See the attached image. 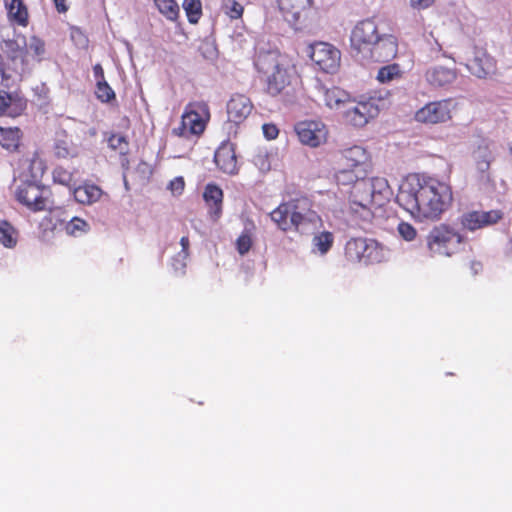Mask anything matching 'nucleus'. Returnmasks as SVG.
<instances>
[{
	"mask_svg": "<svg viewBox=\"0 0 512 512\" xmlns=\"http://www.w3.org/2000/svg\"><path fill=\"white\" fill-rule=\"evenodd\" d=\"M396 201L418 221H437L451 208L454 193L448 179L415 173L401 184Z\"/></svg>",
	"mask_w": 512,
	"mask_h": 512,
	"instance_id": "1",
	"label": "nucleus"
},
{
	"mask_svg": "<svg viewBox=\"0 0 512 512\" xmlns=\"http://www.w3.org/2000/svg\"><path fill=\"white\" fill-rule=\"evenodd\" d=\"M255 66L263 82L264 92L271 97H280L286 103L293 102L300 89V78L295 67L277 51L258 54Z\"/></svg>",
	"mask_w": 512,
	"mask_h": 512,
	"instance_id": "2",
	"label": "nucleus"
},
{
	"mask_svg": "<svg viewBox=\"0 0 512 512\" xmlns=\"http://www.w3.org/2000/svg\"><path fill=\"white\" fill-rule=\"evenodd\" d=\"M45 52L44 42L32 37L29 44L22 40L5 39L0 42V86L12 88L22 80L31 66L41 60Z\"/></svg>",
	"mask_w": 512,
	"mask_h": 512,
	"instance_id": "3",
	"label": "nucleus"
},
{
	"mask_svg": "<svg viewBox=\"0 0 512 512\" xmlns=\"http://www.w3.org/2000/svg\"><path fill=\"white\" fill-rule=\"evenodd\" d=\"M269 216L282 232L300 236L313 234L322 224L321 217L313 209L312 201L304 196L281 202Z\"/></svg>",
	"mask_w": 512,
	"mask_h": 512,
	"instance_id": "4",
	"label": "nucleus"
},
{
	"mask_svg": "<svg viewBox=\"0 0 512 512\" xmlns=\"http://www.w3.org/2000/svg\"><path fill=\"white\" fill-rule=\"evenodd\" d=\"M391 196L392 189L387 179L366 176L349 190V209L361 220L371 222L374 211L385 206Z\"/></svg>",
	"mask_w": 512,
	"mask_h": 512,
	"instance_id": "5",
	"label": "nucleus"
},
{
	"mask_svg": "<svg viewBox=\"0 0 512 512\" xmlns=\"http://www.w3.org/2000/svg\"><path fill=\"white\" fill-rule=\"evenodd\" d=\"M209 105L205 101H191L186 104L178 127L172 129V135L184 138L201 137L210 121Z\"/></svg>",
	"mask_w": 512,
	"mask_h": 512,
	"instance_id": "6",
	"label": "nucleus"
},
{
	"mask_svg": "<svg viewBox=\"0 0 512 512\" xmlns=\"http://www.w3.org/2000/svg\"><path fill=\"white\" fill-rule=\"evenodd\" d=\"M463 242V236L445 224L434 227L427 236V247L434 255L449 257Z\"/></svg>",
	"mask_w": 512,
	"mask_h": 512,
	"instance_id": "7",
	"label": "nucleus"
},
{
	"mask_svg": "<svg viewBox=\"0 0 512 512\" xmlns=\"http://www.w3.org/2000/svg\"><path fill=\"white\" fill-rule=\"evenodd\" d=\"M379 30L374 19L368 18L357 22L350 34V48L355 55L363 58L379 40Z\"/></svg>",
	"mask_w": 512,
	"mask_h": 512,
	"instance_id": "8",
	"label": "nucleus"
},
{
	"mask_svg": "<svg viewBox=\"0 0 512 512\" xmlns=\"http://www.w3.org/2000/svg\"><path fill=\"white\" fill-rule=\"evenodd\" d=\"M453 108L452 99L432 101L416 111L415 120L430 125L445 123L451 120Z\"/></svg>",
	"mask_w": 512,
	"mask_h": 512,
	"instance_id": "9",
	"label": "nucleus"
},
{
	"mask_svg": "<svg viewBox=\"0 0 512 512\" xmlns=\"http://www.w3.org/2000/svg\"><path fill=\"white\" fill-rule=\"evenodd\" d=\"M294 131L301 144L317 148L326 143L328 129L326 125L319 120H303L294 125Z\"/></svg>",
	"mask_w": 512,
	"mask_h": 512,
	"instance_id": "10",
	"label": "nucleus"
},
{
	"mask_svg": "<svg viewBox=\"0 0 512 512\" xmlns=\"http://www.w3.org/2000/svg\"><path fill=\"white\" fill-rule=\"evenodd\" d=\"M310 58L313 63L325 73H334L338 70L341 52L327 42H316L310 46Z\"/></svg>",
	"mask_w": 512,
	"mask_h": 512,
	"instance_id": "11",
	"label": "nucleus"
},
{
	"mask_svg": "<svg viewBox=\"0 0 512 512\" xmlns=\"http://www.w3.org/2000/svg\"><path fill=\"white\" fill-rule=\"evenodd\" d=\"M43 192V187L36 181H25L17 187L16 199L33 212L43 211L46 208Z\"/></svg>",
	"mask_w": 512,
	"mask_h": 512,
	"instance_id": "12",
	"label": "nucleus"
},
{
	"mask_svg": "<svg viewBox=\"0 0 512 512\" xmlns=\"http://www.w3.org/2000/svg\"><path fill=\"white\" fill-rule=\"evenodd\" d=\"M379 114V107L373 98L349 106L343 113L345 121L355 127L365 126Z\"/></svg>",
	"mask_w": 512,
	"mask_h": 512,
	"instance_id": "13",
	"label": "nucleus"
},
{
	"mask_svg": "<svg viewBox=\"0 0 512 512\" xmlns=\"http://www.w3.org/2000/svg\"><path fill=\"white\" fill-rule=\"evenodd\" d=\"M465 65L472 75L483 79L494 75L497 70L495 59L480 47L473 48Z\"/></svg>",
	"mask_w": 512,
	"mask_h": 512,
	"instance_id": "14",
	"label": "nucleus"
},
{
	"mask_svg": "<svg viewBox=\"0 0 512 512\" xmlns=\"http://www.w3.org/2000/svg\"><path fill=\"white\" fill-rule=\"evenodd\" d=\"M502 217L503 213L500 210L470 211L461 216L460 223L463 228L475 231L498 223Z\"/></svg>",
	"mask_w": 512,
	"mask_h": 512,
	"instance_id": "15",
	"label": "nucleus"
},
{
	"mask_svg": "<svg viewBox=\"0 0 512 512\" xmlns=\"http://www.w3.org/2000/svg\"><path fill=\"white\" fill-rule=\"evenodd\" d=\"M277 4L284 19L292 25H297L307 17L313 0H277Z\"/></svg>",
	"mask_w": 512,
	"mask_h": 512,
	"instance_id": "16",
	"label": "nucleus"
},
{
	"mask_svg": "<svg viewBox=\"0 0 512 512\" xmlns=\"http://www.w3.org/2000/svg\"><path fill=\"white\" fill-rule=\"evenodd\" d=\"M398 52V42L395 36L391 34H380L379 40L365 58L376 62H387L393 59Z\"/></svg>",
	"mask_w": 512,
	"mask_h": 512,
	"instance_id": "17",
	"label": "nucleus"
},
{
	"mask_svg": "<svg viewBox=\"0 0 512 512\" xmlns=\"http://www.w3.org/2000/svg\"><path fill=\"white\" fill-rule=\"evenodd\" d=\"M27 108V99L18 92L0 90V116L16 118Z\"/></svg>",
	"mask_w": 512,
	"mask_h": 512,
	"instance_id": "18",
	"label": "nucleus"
},
{
	"mask_svg": "<svg viewBox=\"0 0 512 512\" xmlns=\"http://www.w3.org/2000/svg\"><path fill=\"white\" fill-rule=\"evenodd\" d=\"M369 153L359 145L343 149L340 152L337 165L369 171Z\"/></svg>",
	"mask_w": 512,
	"mask_h": 512,
	"instance_id": "19",
	"label": "nucleus"
},
{
	"mask_svg": "<svg viewBox=\"0 0 512 512\" xmlns=\"http://www.w3.org/2000/svg\"><path fill=\"white\" fill-rule=\"evenodd\" d=\"M214 162L223 173L236 174L238 172V161L234 145L230 142L222 143L215 151Z\"/></svg>",
	"mask_w": 512,
	"mask_h": 512,
	"instance_id": "20",
	"label": "nucleus"
},
{
	"mask_svg": "<svg viewBox=\"0 0 512 512\" xmlns=\"http://www.w3.org/2000/svg\"><path fill=\"white\" fill-rule=\"evenodd\" d=\"M252 109L253 104L247 96L235 94L227 103L228 120L240 124L251 114Z\"/></svg>",
	"mask_w": 512,
	"mask_h": 512,
	"instance_id": "21",
	"label": "nucleus"
},
{
	"mask_svg": "<svg viewBox=\"0 0 512 512\" xmlns=\"http://www.w3.org/2000/svg\"><path fill=\"white\" fill-rule=\"evenodd\" d=\"M223 191L216 184L209 183L203 192V199L208 209V216L213 222H217L222 215Z\"/></svg>",
	"mask_w": 512,
	"mask_h": 512,
	"instance_id": "22",
	"label": "nucleus"
},
{
	"mask_svg": "<svg viewBox=\"0 0 512 512\" xmlns=\"http://www.w3.org/2000/svg\"><path fill=\"white\" fill-rule=\"evenodd\" d=\"M425 78L434 87H445L456 80L457 72L454 68L436 65L426 71Z\"/></svg>",
	"mask_w": 512,
	"mask_h": 512,
	"instance_id": "23",
	"label": "nucleus"
},
{
	"mask_svg": "<svg viewBox=\"0 0 512 512\" xmlns=\"http://www.w3.org/2000/svg\"><path fill=\"white\" fill-rule=\"evenodd\" d=\"M23 137V131L18 127L0 126V146L8 153L21 152Z\"/></svg>",
	"mask_w": 512,
	"mask_h": 512,
	"instance_id": "24",
	"label": "nucleus"
},
{
	"mask_svg": "<svg viewBox=\"0 0 512 512\" xmlns=\"http://www.w3.org/2000/svg\"><path fill=\"white\" fill-rule=\"evenodd\" d=\"M369 171L355 168H348L345 166L337 165L335 168L334 179L339 187L349 188L355 186L356 183L363 180L368 176Z\"/></svg>",
	"mask_w": 512,
	"mask_h": 512,
	"instance_id": "25",
	"label": "nucleus"
},
{
	"mask_svg": "<svg viewBox=\"0 0 512 512\" xmlns=\"http://www.w3.org/2000/svg\"><path fill=\"white\" fill-rule=\"evenodd\" d=\"M7 18L10 23L27 27L29 24V11L24 0H4Z\"/></svg>",
	"mask_w": 512,
	"mask_h": 512,
	"instance_id": "26",
	"label": "nucleus"
},
{
	"mask_svg": "<svg viewBox=\"0 0 512 512\" xmlns=\"http://www.w3.org/2000/svg\"><path fill=\"white\" fill-rule=\"evenodd\" d=\"M102 195L103 191L99 186L87 182L73 190L74 199L84 205H91L99 201Z\"/></svg>",
	"mask_w": 512,
	"mask_h": 512,
	"instance_id": "27",
	"label": "nucleus"
},
{
	"mask_svg": "<svg viewBox=\"0 0 512 512\" xmlns=\"http://www.w3.org/2000/svg\"><path fill=\"white\" fill-rule=\"evenodd\" d=\"M364 246L365 249L361 264L370 265L386 260V250L378 241L365 238Z\"/></svg>",
	"mask_w": 512,
	"mask_h": 512,
	"instance_id": "28",
	"label": "nucleus"
},
{
	"mask_svg": "<svg viewBox=\"0 0 512 512\" xmlns=\"http://www.w3.org/2000/svg\"><path fill=\"white\" fill-rule=\"evenodd\" d=\"M364 239L365 238H351L347 241L344 248L345 259L352 264H361L364 253Z\"/></svg>",
	"mask_w": 512,
	"mask_h": 512,
	"instance_id": "29",
	"label": "nucleus"
},
{
	"mask_svg": "<svg viewBox=\"0 0 512 512\" xmlns=\"http://www.w3.org/2000/svg\"><path fill=\"white\" fill-rule=\"evenodd\" d=\"M19 239V231L7 220L0 219V245L13 249Z\"/></svg>",
	"mask_w": 512,
	"mask_h": 512,
	"instance_id": "30",
	"label": "nucleus"
},
{
	"mask_svg": "<svg viewBox=\"0 0 512 512\" xmlns=\"http://www.w3.org/2000/svg\"><path fill=\"white\" fill-rule=\"evenodd\" d=\"M323 99L329 108H339L349 102V95L339 87L323 88Z\"/></svg>",
	"mask_w": 512,
	"mask_h": 512,
	"instance_id": "31",
	"label": "nucleus"
},
{
	"mask_svg": "<svg viewBox=\"0 0 512 512\" xmlns=\"http://www.w3.org/2000/svg\"><path fill=\"white\" fill-rule=\"evenodd\" d=\"M334 235L332 232L323 231L316 234L312 239L313 250L325 255L332 248Z\"/></svg>",
	"mask_w": 512,
	"mask_h": 512,
	"instance_id": "32",
	"label": "nucleus"
},
{
	"mask_svg": "<svg viewBox=\"0 0 512 512\" xmlns=\"http://www.w3.org/2000/svg\"><path fill=\"white\" fill-rule=\"evenodd\" d=\"M158 11L168 20L175 21L179 17L180 8L176 0H154Z\"/></svg>",
	"mask_w": 512,
	"mask_h": 512,
	"instance_id": "33",
	"label": "nucleus"
},
{
	"mask_svg": "<svg viewBox=\"0 0 512 512\" xmlns=\"http://www.w3.org/2000/svg\"><path fill=\"white\" fill-rule=\"evenodd\" d=\"M67 235L72 237H79L86 234L90 230V225L87 221L80 217H73L65 223L64 226Z\"/></svg>",
	"mask_w": 512,
	"mask_h": 512,
	"instance_id": "34",
	"label": "nucleus"
},
{
	"mask_svg": "<svg viewBox=\"0 0 512 512\" xmlns=\"http://www.w3.org/2000/svg\"><path fill=\"white\" fill-rule=\"evenodd\" d=\"M183 9L191 24L198 23L202 16V3L200 0H183Z\"/></svg>",
	"mask_w": 512,
	"mask_h": 512,
	"instance_id": "35",
	"label": "nucleus"
},
{
	"mask_svg": "<svg viewBox=\"0 0 512 512\" xmlns=\"http://www.w3.org/2000/svg\"><path fill=\"white\" fill-rule=\"evenodd\" d=\"M401 77V70L398 64H390L379 69L377 80L381 83H388Z\"/></svg>",
	"mask_w": 512,
	"mask_h": 512,
	"instance_id": "36",
	"label": "nucleus"
},
{
	"mask_svg": "<svg viewBox=\"0 0 512 512\" xmlns=\"http://www.w3.org/2000/svg\"><path fill=\"white\" fill-rule=\"evenodd\" d=\"M96 98L102 103H110L116 99V94L107 81H97L95 88Z\"/></svg>",
	"mask_w": 512,
	"mask_h": 512,
	"instance_id": "37",
	"label": "nucleus"
},
{
	"mask_svg": "<svg viewBox=\"0 0 512 512\" xmlns=\"http://www.w3.org/2000/svg\"><path fill=\"white\" fill-rule=\"evenodd\" d=\"M222 9L232 20L240 19L244 12V7L236 0H223Z\"/></svg>",
	"mask_w": 512,
	"mask_h": 512,
	"instance_id": "38",
	"label": "nucleus"
},
{
	"mask_svg": "<svg viewBox=\"0 0 512 512\" xmlns=\"http://www.w3.org/2000/svg\"><path fill=\"white\" fill-rule=\"evenodd\" d=\"M108 145L111 149L118 151L121 155H126L129 150V143L126 137L119 133H114L108 138Z\"/></svg>",
	"mask_w": 512,
	"mask_h": 512,
	"instance_id": "39",
	"label": "nucleus"
},
{
	"mask_svg": "<svg viewBox=\"0 0 512 512\" xmlns=\"http://www.w3.org/2000/svg\"><path fill=\"white\" fill-rule=\"evenodd\" d=\"M53 180L54 182L67 187H71L74 184L73 173L61 166H58L54 169Z\"/></svg>",
	"mask_w": 512,
	"mask_h": 512,
	"instance_id": "40",
	"label": "nucleus"
},
{
	"mask_svg": "<svg viewBox=\"0 0 512 512\" xmlns=\"http://www.w3.org/2000/svg\"><path fill=\"white\" fill-rule=\"evenodd\" d=\"M253 244L251 232L245 229L236 240V249L240 255L249 252Z\"/></svg>",
	"mask_w": 512,
	"mask_h": 512,
	"instance_id": "41",
	"label": "nucleus"
},
{
	"mask_svg": "<svg viewBox=\"0 0 512 512\" xmlns=\"http://www.w3.org/2000/svg\"><path fill=\"white\" fill-rule=\"evenodd\" d=\"M492 162L491 153L486 149L482 155H480L476 161V168L481 174H486Z\"/></svg>",
	"mask_w": 512,
	"mask_h": 512,
	"instance_id": "42",
	"label": "nucleus"
},
{
	"mask_svg": "<svg viewBox=\"0 0 512 512\" xmlns=\"http://www.w3.org/2000/svg\"><path fill=\"white\" fill-rule=\"evenodd\" d=\"M398 232L401 235V237L406 241H412L417 236L416 229L407 222H401L398 225Z\"/></svg>",
	"mask_w": 512,
	"mask_h": 512,
	"instance_id": "43",
	"label": "nucleus"
},
{
	"mask_svg": "<svg viewBox=\"0 0 512 512\" xmlns=\"http://www.w3.org/2000/svg\"><path fill=\"white\" fill-rule=\"evenodd\" d=\"M253 162L255 166L258 167L262 172H267L271 169V163L267 153L260 152L256 154L253 158Z\"/></svg>",
	"mask_w": 512,
	"mask_h": 512,
	"instance_id": "44",
	"label": "nucleus"
},
{
	"mask_svg": "<svg viewBox=\"0 0 512 512\" xmlns=\"http://www.w3.org/2000/svg\"><path fill=\"white\" fill-rule=\"evenodd\" d=\"M185 188V181L182 176L175 177L169 182L168 189L173 195H181Z\"/></svg>",
	"mask_w": 512,
	"mask_h": 512,
	"instance_id": "45",
	"label": "nucleus"
},
{
	"mask_svg": "<svg viewBox=\"0 0 512 512\" xmlns=\"http://www.w3.org/2000/svg\"><path fill=\"white\" fill-rule=\"evenodd\" d=\"M63 221L57 217H55L52 213L43 217L40 222L41 227H45V229H50L54 231L59 224H62Z\"/></svg>",
	"mask_w": 512,
	"mask_h": 512,
	"instance_id": "46",
	"label": "nucleus"
},
{
	"mask_svg": "<svg viewBox=\"0 0 512 512\" xmlns=\"http://www.w3.org/2000/svg\"><path fill=\"white\" fill-rule=\"evenodd\" d=\"M31 162V170L34 168L37 169L38 172L31 171V175L33 178H36L37 176H42L45 170L43 161L39 158L38 154L35 153L33 157L30 159Z\"/></svg>",
	"mask_w": 512,
	"mask_h": 512,
	"instance_id": "47",
	"label": "nucleus"
},
{
	"mask_svg": "<svg viewBox=\"0 0 512 512\" xmlns=\"http://www.w3.org/2000/svg\"><path fill=\"white\" fill-rule=\"evenodd\" d=\"M262 131L266 139L274 140L279 135L278 127L273 123H265L262 126Z\"/></svg>",
	"mask_w": 512,
	"mask_h": 512,
	"instance_id": "48",
	"label": "nucleus"
},
{
	"mask_svg": "<svg viewBox=\"0 0 512 512\" xmlns=\"http://www.w3.org/2000/svg\"><path fill=\"white\" fill-rule=\"evenodd\" d=\"M434 3V0H410V5L415 9H426Z\"/></svg>",
	"mask_w": 512,
	"mask_h": 512,
	"instance_id": "49",
	"label": "nucleus"
},
{
	"mask_svg": "<svg viewBox=\"0 0 512 512\" xmlns=\"http://www.w3.org/2000/svg\"><path fill=\"white\" fill-rule=\"evenodd\" d=\"M180 245L182 247V251H181L182 257H183V259H186L189 256V247H190V241H189L188 236H183L180 239Z\"/></svg>",
	"mask_w": 512,
	"mask_h": 512,
	"instance_id": "50",
	"label": "nucleus"
},
{
	"mask_svg": "<svg viewBox=\"0 0 512 512\" xmlns=\"http://www.w3.org/2000/svg\"><path fill=\"white\" fill-rule=\"evenodd\" d=\"M93 73H94L96 82L97 81H105L104 70H103L101 64L97 63L94 65Z\"/></svg>",
	"mask_w": 512,
	"mask_h": 512,
	"instance_id": "51",
	"label": "nucleus"
},
{
	"mask_svg": "<svg viewBox=\"0 0 512 512\" xmlns=\"http://www.w3.org/2000/svg\"><path fill=\"white\" fill-rule=\"evenodd\" d=\"M56 10L59 13H65L68 10V6L66 5V0H53Z\"/></svg>",
	"mask_w": 512,
	"mask_h": 512,
	"instance_id": "52",
	"label": "nucleus"
},
{
	"mask_svg": "<svg viewBox=\"0 0 512 512\" xmlns=\"http://www.w3.org/2000/svg\"><path fill=\"white\" fill-rule=\"evenodd\" d=\"M56 155L59 157H66L68 155V150L65 147H61L60 144H56L55 146Z\"/></svg>",
	"mask_w": 512,
	"mask_h": 512,
	"instance_id": "53",
	"label": "nucleus"
},
{
	"mask_svg": "<svg viewBox=\"0 0 512 512\" xmlns=\"http://www.w3.org/2000/svg\"><path fill=\"white\" fill-rule=\"evenodd\" d=\"M509 152H510V154H512V142L509 145Z\"/></svg>",
	"mask_w": 512,
	"mask_h": 512,
	"instance_id": "54",
	"label": "nucleus"
}]
</instances>
